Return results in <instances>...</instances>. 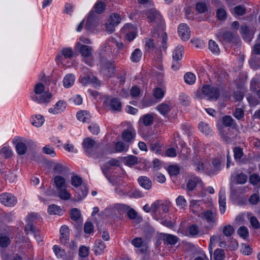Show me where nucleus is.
I'll list each match as a JSON object with an SVG mask.
<instances>
[{"label":"nucleus","mask_w":260,"mask_h":260,"mask_svg":"<svg viewBox=\"0 0 260 260\" xmlns=\"http://www.w3.org/2000/svg\"><path fill=\"white\" fill-rule=\"evenodd\" d=\"M193 165L198 172H202L204 169V163L201 156L196 155L193 158Z\"/></svg>","instance_id":"18"},{"label":"nucleus","mask_w":260,"mask_h":260,"mask_svg":"<svg viewBox=\"0 0 260 260\" xmlns=\"http://www.w3.org/2000/svg\"><path fill=\"white\" fill-rule=\"evenodd\" d=\"M82 183V179L78 175H74L71 178V184L75 187L80 186Z\"/></svg>","instance_id":"51"},{"label":"nucleus","mask_w":260,"mask_h":260,"mask_svg":"<svg viewBox=\"0 0 260 260\" xmlns=\"http://www.w3.org/2000/svg\"><path fill=\"white\" fill-rule=\"evenodd\" d=\"M199 128L201 132L207 135H210L212 133V129L209 127L208 124L203 122H201L199 124Z\"/></svg>","instance_id":"39"},{"label":"nucleus","mask_w":260,"mask_h":260,"mask_svg":"<svg viewBox=\"0 0 260 260\" xmlns=\"http://www.w3.org/2000/svg\"><path fill=\"white\" fill-rule=\"evenodd\" d=\"M122 31L126 34V39L129 41L133 40L136 36V29L132 24H125L122 28Z\"/></svg>","instance_id":"10"},{"label":"nucleus","mask_w":260,"mask_h":260,"mask_svg":"<svg viewBox=\"0 0 260 260\" xmlns=\"http://www.w3.org/2000/svg\"><path fill=\"white\" fill-rule=\"evenodd\" d=\"M219 39L231 43L236 40L239 37L237 34L232 32L231 31L220 30L217 34Z\"/></svg>","instance_id":"8"},{"label":"nucleus","mask_w":260,"mask_h":260,"mask_svg":"<svg viewBox=\"0 0 260 260\" xmlns=\"http://www.w3.org/2000/svg\"><path fill=\"white\" fill-rule=\"evenodd\" d=\"M178 32L181 39L187 41L190 38V31L186 24L182 23L179 25Z\"/></svg>","instance_id":"12"},{"label":"nucleus","mask_w":260,"mask_h":260,"mask_svg":"<svg viewBox=\"0 0 260 260\" xmlns=\"http://www.w3.org/2000/svg\"><path fill=\"white\" fill-rule=\"evenodd\" d=\"M240 32L243 39L246 42H250L253 37V32L246 25L241 26Z\"/></svg>","instance_id":"15"},{"label":"nucleus","mask_w":260,"mask_h":260,"mask_svg":"<svg viewBox=\"0 0 260 260\" xmlns=\"http://www.w3.org/2000/svg\"><path fill=\"white\" fill-rule=\"evenodd\" d=\"M81 216L80 211L77 208H73L70 212V217L74 221H77Z\"/></svg>","instance_id":"54"},{"label":"nucleus","mask_w":260,"mask_h":260,"mask_svg":"<svg viewBox=\"0 0 260 260\" xmlns=\"http://www.w3.org/2000/svg\"><path fill=\"white\" fill-rule=\"evenodd\" d=\"M75 80V76L72 74H67L63 80V84L64 87L69 88L74 83Z\"/></svg>","instance_id":"26"},{"label":"nucleus","mask_w":260,"mask_h":260,"mask_svg":"<svg viewBox=\"0 0 260 260\" xmlns=\"http://www.w3.org/2000/svg\"><path fill=\"white\" fill-rule=\"evenodd\" d=\"M154 116L152 114H146L140 117L139 120L140 125L149 126L153 123Z\"/></svg>","instance_id":"14"},{"label":"nucleus","mask_w":260,"mask_h":260,"mask_svg":"<svg viewBox=\"0 0 260 260\" xmlns=\"http://www.w3.org/2000/svg\"><path fill=\"white\" fill-rule=\"evenodd\" d=\"M157 110L164 116L168 114L171 109V107L168 104L163 103L157 106Z\"/></svg>","instance_id":"29"},{"label":"nucleus","mask_w":260,"mask_h":260,"mask_svg":"<svg viewBox=\"0 0 260 260\" xmlns=\"http://www.w3.org/2000/svg\"><path fill=\"white\" fill-rule=\"evenodd\" d=\"M78 198L79 200H82L87 194L88 189L86 186H83L80 189L78 190Z\"/></svg>","instance_id":"64"},{"label":"nucleus","mask_w":260,"mask_h":260,"mask_svg":"<svg viewBox=\"0 0 260 260\" xmlns=\"http://www.w3.org/2000/svg\"><path fill=\"white\" fill-rule=\"evenodd\" d=\"M125 163L129 166H133L138 163V158L134 155H129L124 158Z\"/></svg>","instance_id":"49"},{"label":"nucleus","mask_w":260,"mask_h":260,"mask_svg":"<svg viewBox=\"0 0 260 260\" xmlns=\"http://www.w3.org/2000/svg\"><path fill=\"white\" fill-rule=\"evenodd\" d=\"M128 217L131 219H136L138 223L142 221V218L138 215L137 212L133 209H129L127 212Z\"/></svg>","instance_id":"33"},{"label":"nucleus","mask_w":260,"mask_h":260,"mask_svg":"<svg viewBox=\"0 0 260 260\" xmlns=\"http://www.w3.org/2000/svg\"><path fill=\"white\" fill-rule=\"evenodd\" d=\"M94 144L95 141L90 138L84 139L82 143L83 147L86 153L87 152V150L92 148L94 146Z\"/></svg>","instance_id":"36"},{"label":"nucleus","mask_w":260,"mask_h":260,"mask_svg":"<svg viewBox=\"0 0 260 260\" xmlns=\"http://www.w3.org/2000/svg\"><path fill=\"white\" fill-rule=\"evenodd\" d=\"M89 249L86 246H82L79 249V255L81 257H86L89 255Z\"/></svg>","instance_id":"63"},{"label":"nucleus","mask_w":260,"mask_h":260,"mask_svg":"<svg viewBox=\"0 0 260 260\" xmlns=\"http://www.w3.org/2000/svg\"><path fill=\"white\" fill-rule=\"evenodd\" d=\"M233 152L234 153V158L237 162L241 159V158L244 156L243 149L241 147H235L234 148Z\"/></svg>","instance_id":"40"},{"label":"nucleus","mask_w":260,"mask_h":260,"mask_svg":"<svg viewBox=\"0 0 260 260\" xmlns=\"http://www.w3.org/2000/svg\"><path fill=\"white\" fill-rule=\"evenodd\" d=\"M128 145H126L122 142H118L115 144V148L116 152L126 151L128 149Z\"/></svg>","instance_id":"41"},{"label":"nucleus","mask_w":260,"mask_h":260,"mask_svg":"<svg viewBox=\"0 0 260 260\" xmlns=\"http://www.w3.org/2000/svg\"><path fill=\"white\" fill-rule=\"evenodd\" d=\"M138 181L140 186L146 189L149 190L152 187L151 181L146 176L140 177L138 179Z\"/></svg>","instance_id":"19"},{"label":"nucleus","mask_w":260,"mask_h":260,"mask_svg":"<svg viewBox=\"0 0 260 260\" xmlns=\"http://www.w3.org/2000/svg\"><path fill=\"white\" fill-rule=\"evenodd\" d=\"M202 90L204 95L210 100H217L220 95L219 89L210 85H204Z\"/></svg>","instance_id":"4"},{"label":"nucleus","mask_w":260,"mask_h":260,"mask_svg":"<svg viewBox=\"0 0 260 260\" xmlns=\"http://www.w3.org/2000/svg\"><path fill=\"white\" fill-rule=\"evenodd\" d=\"M66 108V103L63 101H58L53 107L49 109V112L53 114H58L63 112Z\"/></svg>","instance_id":"13"},{"label":"nucleus","mask_w":260,"mask_h":260,"mask_svg":"<svg viewBox=\"0 0 260 260\" xmlns=\"http://www.w3.org/2000/svg\"><path fill=\"white\" fill-rule=\"evenodd\" d=\"M209 49L214 54L218 55L220 53V49L217 44L212 40H209Z\"/></svg>","instance_id":"35"},{"label":"nucleus","mask_w":260,"mask_h":260,"mask_svg":"<svg viewBox=\"0 0 260 260\" xmlns=\"http://www.w3.org/2000/svg\"><path fill=\"white\" fill-rule=\"evenodd\" d=\"M185 82L188 84H192L196 80L195 75L190 72L186 73L184 76Z\"/></svg>","instance_id":"44"},{"label":"nucleus","mask_w":260,"mask_h":260,"mask_svg":"<svg viewBox=\"0 0 260 260\" xmlns=\"http://www.w3.org/2000/svg\"><path fill=\"white\" fill-rule=\"evenodd\" d=\"M219 204L220 213L223 214L225 211L226 198L225 193L220 191L219 192Z\"/></svg>","instance_id":"23"},{"label":"nucleus","mask_w":260,"mask_h":260,"mask_svg":"<svg viewBox=\"0 0 260 260\" xmlns=\"http://www.w3.org/2000/svg\"><path fill=\"white\" fill-rule=\"evenodd\" d=\"M196 10L199 13H205L208 11V7L205 3H198L196 5Z\"/></svg>","instance_id":"53"},{"label":"nucleus","mask_w":260,"mask_h":260,"mask_svg":"<svg viewBox=\"0 0 260 260\" xmlns=\"http://www.w3.org/2000/svg\"><path fill=\"white\" fill-rule=\"evenodd\" d=\"M237 232L239 235L244 239H246L249 235L248 229L245 226L240 227Z\"/></svg>","instance_id":"62"},{"label":"nucleus","mask_w":260,"mask_h":260,"mask_svg":"<svg viewBox=\"0 0 260 260\" xmlns=\"http://www.w3.org/2000/svg\"><path fill=\"white\" fill-rule=\"evenodd\" d=\"M235 230L231 225H226L223 228L222 232L224 236L227 237L231 236L234 233Z\"/></svg>","instance_id":"46"},{"label":"nucleus","mask_w":260,"mask_h":260,"mask_svg":"<svg viewBox=\"0 0 260 260\" xmlns=\"http://www.w3.org/2000/svg\"><path fill=\"white\" fill-rule=\"evenodd\" d=\"M121 20L120 16L119 14L113 13L111 15L109 21L114 24L115 26H117Z\"/></svg>","instance_id":"50"},{"label":"nucleus","mask_w":260,"mask_h":260,"mask_svg":"<svg viewBox=\"0 0 260 260\" xmlns=\"http://www.w3.org/2000/svg\"><path fill=\"white\" fill-rule=\"evenodd\" d=\"M162 238L163 240L170 245H175L178 240V238L176 236L168 234H164Z\"/></svg>","instance_id":"28"},{"label":"nucleus","mask_w":260,"mask_h":260,"mask_svg":"<svg viewBox=\"0 0 260 260\" xmlns=\"http://www.w3.org/2000/svg\"><path fill=\"white\" fill-rule=\"evenodd\" d=\"M42 151L44 153L50 155L52 157H54L56 155V153L54 149L49 145H46L42 148Z\"/></svg>","instance_id":"56"},{"label":"nucleus","mask_w":260,"mask_h":260,"mask_svg":"<svg viewBox=\"0 0 260 260\" xmlns=\"http://www.w3.org/2000/svg\"><path fill=\"white\" fill-rule=\"evenodd\" d=\"M184 52V49L182 46L178 45L174 51L173 52V59L181 60L182 54Z\"/></svg>","instance_id":"27"},{"label":"nucleus","mask_w":260,"mask_h":260,"mask_svg":"<svg viewBox=\"0 0 260 260\" xmlns=\"http://www.w3.org/2000/svg\"><path fill=\"white\" fill-rule=\"evenodd\" d=\"M54 182L57 190L67 187L66 183V179L61 176H55L54 178Z\"/></svg>","instance_id":"25"},{"label":"nucleus","mask_w":260,"mask_h":260,"mask_svg":"<svg viewBox=\"0 0 260 260\" xmlns=\"http://www.w3.org/2000/svg\"><path fill=\"white\" fill-rule=\"evenodd\" d=\"M98 16L93 11H91L87 18L85 28L89 31H92L99 24Z\"/></svg>","instance_id":"6"},{"label":"nucleus","mask_w":260,"mask_h":260,"mask_svg":"<svg viewBox=\"0 0 260 260\" xmlns=\"http://www.w3.org/2000/svg\"><path fill=\"white\" fill-rule=\"evenodd\" d=\"M110 106L113 111H120L121 109V102L116 98H113L110 100Z\"/></svg>","instance_id":"31"},{"label":"nucleus","mask_w":260,"mask_h":260,"mask_svg":"<svg viewBox=\"0 0 260 260\" xmlns=\"http://www.w3.org/2000/svg\"><path fill=\"white\" fill-rule=\"evenodd\" d=\"M76 117L79 121H82L83 122H89L91 118L89 113L85 110L77 112Z\"/></svg>","instance_id":"22"},{"label":"nucleus","mask_w":260,"mask_h":260,"mask_svg":"<svg viewBox=\"0 0 260 260\" xmlns=\"http://www.w3.org/2000/svg\"><path fill=\"white\" fill-rule=\"evenodd\" d=\"M16 151L19 155L24 154L27 150L26 145L22 142H18L16 145Z\"/></svg>","instance_id":"43"},{"label":"nucleus","mask_w":260,"mask_h":260,"mask_svg":"<svg viewBox=\"0 0 260 260\" xmlns=\"http://www.w3.org/2000/svg\"><path fill=\"white\" fill-rule=\"evenodd\" d=\"M147 17L150 22L156 23L157 26L151 32L152 37L153 38L157 37V42L159 41L161 42L162 47L164 49L167 48L166 42L167 40V35L164 31L165 23L162 16L159 12L155 9H151L147 12Z\"/></svg>","instance_id":"1"},{"label":"nucleus","mask_w":260,"mask_h":260,"mask_svg":"<svg viewBox=\"0 0 260 260\" xmlns=\"http://www.w3.org/2000/svg\"><path fill=\"white\" fill-rule=\"evenodd\" d=\"M176 203L177 205L181 208H183L187 205L186 201L182 196H179L178 197L176 200Z\"/></svg>","instance_id":"61"},{"label":"nucleus","mask_w":260,"mask_h":260,"mask_svg":"<svg viewBox=\"0 0 260 260\" xmlns=\"http://www.w3.org/2000/svg\"><path fill=\"white\" fill-rule=\"evenodd\" d=\"M188 232L190 236L196 237L200 234V229L197 224H192L188 228Z\"/></svg>","instance_id":"34"},{"label":"nucleus","mask_w":260,"mask_h":260,"mask_svg":"<svg viewBox=\"0 0 260 260\" xmlns=\"http://www.w3.org/2000/svg\"><path fill=\"white\" fill-rule=\"evenodd\" d=\"M105 4L101 1H98L94 5L93 8L98 14L102 13L105 9Z\"/></svg>","instance_id":"42"},{"label":"nucleus","mask_w":260,"mask_h":260,"mask_svg":"<svg viewBox=\"0 0 260 260\" xmlns=\"http://www.w3.org/2000/svg\"><path fill=\"white\" fill-rule=\"evenodd\" d=\"M145 43L146 51L150 52L155 51V53H156L157 51V45L154 39L146 38L145 39Z\"/></svg>","instance_id":"20"},{"label":"nucleus","mask_w":260,"mask_h":260,"mask_svg":"<svg viewBox=\"0 0 260 260\" xmlns=\"http://www.w3.org/2000/svg\"><path fill=\"white\" fill-rule=\"evenodd\" d=\"M76 48L79 50L82 56V61L89 66H92L94 63L92 48L91 46L82 44L80 42L77 43Z\"/></svg>","instance_id":"3"},{"label":"nucleus","mask_w":260,"mask_h":260,"mask_svg":"<svg viewBox=\"0 0 260 260\" xmlns=\"http://www.w3.org/2000/svg\"><path fill=\"white\" fill-rule=\"evenodd\" d=\"M39 79L40 82L34 85L30 98L31 100L39 104L48 103L50 101L52 94L48 90H45L44 84L47 85V82L50 81V78L42 73Z\"/></svg>","instance_id":"2"},{"label":"nucleus","mask_w":260,"mask_h":260,"mask_svg":"<svg viewBox=\"0 0 260 260\" xmlns=\"http://www.w3.org/2000/svg\"><path fill=\"white\" fill-rule=\"evenodd\" d=\"M142 53L140 49L137 48L132 52L131 60L133 62H139L142 57Z\"/></svg>","instance_id":"30"},{"label":"nucleus","mask_w":260,"mask_h":260,"mask_svg":"<svg viewBox=\"0 0 260 260\" xmlns=\"http://www.w3.org/2000/svg\"><path fill=\"white\" fill-rule=\"evenodd\" d=\"M201 217L210 224H215L217 221L216 214L211 210H207L201 213Z\"/></svg>","instance_id":"11"},{"label":"nucleus","mask_w":260,"mask_h":260,"mask_svg":"<svg viewBox=\"0 0 260 260\" xmlns=\"http://www.w3.org/2000/svg\"><path fill=\"white\" fill-rule=\"evenodd\" d=\"M100 66L103 70H108L111 74L113 73L114 70V64L106 58L102 57L100 59Z\"/></svg>","instance_id":"17"},{"label":"nucleus","mask_w":260,"mask_h":260,"mask_svg":"<svg viewBox=\"0 0 260 260\" xmlns=\"http://www.w3.org/2000/svg\"><path fill=\"white\" fill-rule=\"evenodd\" d=\"M150 149L156 154H160L161 152V146L157 142H152L150 144Z\"/></svg>","instance_id":"55"},{"label":"nucleus","mask_w":260,"mask_h":260,"mask_svg":"<svg viewBox=\"0 0 260 260\" xmlns=\"http://www.w3.org/2000/svg\"><path fill=\"white\" fill-rule=\"evenodd\" d=\"M199 179L194 178L193 179H189L187 183V188L188 190L192 191L196 187L197 182Z\"/></svg>","instance_id":"57"},{"label":"nucleus","mask_w":260,"mask_h":260,"mask_svg":"<svg viewBox=\"0 0 260 260\" xmlns=\"http://www.w3.org/2000/svg\"><path fill=\"white\" fill-rule=\"evenodd\" d=\"M216 16L218 20H223L227 17V13L224 8H220L216 11Z\"/></svg>","instance_id":"45"},{"label":"nucleus","mask_w":260,"mask_h":260,"mask_svg":"<svg viewBox=\"0 0 260 260\" xmlns=\"http://www.w3.org/2000/svg\"><path fill=\"white\" fill-rule=\"evenodd\" d=\"M0 203L7 207H13L17 203L16 197L9 192H4L0 194Z\"/></svg>","instance_id":"5"},{"label":"nucleus","mask_w":260,"mask_h":260,"mask_svg":"<svg viewBox=\"0 0 260 260\" xmlns=\"http://www.w3.org/2000/svg\"><path fill=\"white\" fill-rule=\"evenodd\" d=\"M236 182L240 184H245L247 180V176L244 173L238 174L236 177Z\"/></svg>","instance_id":"59"},{"label":"nucleus","mask_w":260,"mask_h":260,"mask_svg":"<svg viewBox=\"0 0 260 260\" xmlns=\"http://www.w3.org/2000/svg\"><path fill=\"white\" fill-rule=\"evenodd\" d=\"M168 172L171 176H176L179 174L180 168L176 165L170 166L168 168Z\"/></svg>","instance_id":"58"},{"label":"nucleus","mask_w":260,"mask_h":260,"mask_svg":"<svg viewBox=\"0 0 260 260\" xmlns=\"http://www.w3.org/2000/svg\"><path fill=\"white\" fill-rule=\"evenodd\" d=\"M53 170L54 173L65 174L69 171V169L61 163H54L53 166Z\"/></svg>","instance_id":"21"},{"label":"nucleus","mask_w":260,"mask_h":260,"mask_svg":"<svg viewBox=\"0 0 260 260\" xmlns=\"http://www.w3.org/2000/svg\"><path fill=\"white\" fill-rule=\"evenodd\" d=\"M136 131L135 129L129 126L124 129L122 133V138L125 142L131 143L135 139Z\"/></svg>","instance_id":"9"},{"label":"nucleus","mask_w":260,"mask_h":260,"mask_svg":"<svg viewBox=\"0 0 260 260\" xmlns=\"http://www.w3.org/2000/svg\"><path fill=\"white\" fill-rule=\"evenodd\" d=\"M225 257L224 250L221 249H217L214 252V260H223Z\"/></svg>","instance_id":"52"},{"label":"nucleus","mask_w":260,"mask_h":260,"mask_svg":"<svg viewBox=\"0 0 260 260\" xmlns=\"http://www.w3.org/2000/svg\"><path fill=\"white\" fill-rule=\"evenodd\" d=\"M105 248L106 245L101 240H96L94 246V253L96 255H100L102 254Z\"/></svg>","instance_id":"24"},{"label":"nucleus","mask_w":260,"mask_h":260,"mask_svg":"<svg viewBox=\"0 0 260 260\" xmlns=\"http://www.w3.org/2000/svg\"><path fill=\"white\" fill-rule=\"evenodd\" d=\"M53 251L58 258H63L66 255V251L57 245L53 246Z\"/></svg>","instance_id":"32"},{"label":"nucleus","mask_w":260,"mask_h":260,"mask_svg":"<svg viewBox=\"0 0 260 260\" xmlns=\"http://www.w3.org/2000/svg\"><path fill=\"white\" fill-rule=\"evenodd\" d=\"M44 122V117L41 115H38L35 116V118H33L32 124L36 127H39L41 126Z\"/></svg>","instance_id":"47"},{"label":"nucleus","mask_w":260,"mask_h":260,"mask_svg":"<svg viewBox=\"0 0 260 260\" xmlns=\"http://www.w3.org/2000/svg\"><path fill=\"white\" fill-rule=\"evenodd\" d=\"M234 120L231 116L226 115L222 119V124L226 127H231L233 125Z\"/></svg>","instance_id":"48"},{"label":"nucleus","mask_w":260,"mask_h":260,"mask_svg":"<svg viewBox=\"0 0 260 260\" xmlns=\"http://www.w3.org/2000/svg\"><path fill=\"white\" fill-rule=\"evenodd\" d=\"M58 196L62 200H67L70 199L71 194L67 190V187L58 189Z\"/></svg>","instance_id":"38"},{"label":"nucleus","mask_w":260,"mask_h":260,"mask_svg":"<svg viewBox=\"0 0 260 260\" xmlns=\"http://www.w3.org/2000/svg\"><path fill=\"white\" fill-rule=\"evenodd\" d=\"M234 12L237 15L242 16L246 13V8L242 5H239L234 8Z\"/></svg>","instance_id":"60"},{"label":"nucleus","mask_w":260,"mask_h":260,"mask_svg":"<svg viewBox=\"0 0 260 260\" xmlns=\"http://www.w3.org/2000/svg\"><path fill=\"white\" fill-rule=\"evenodd\" d=\"M60 241L62 244H66L69 240V229L66 225H62L60 229Z\"/></svg>","instance_id":"16"},{"label":"nucleus","mask_w":260,"mask_h":260,"mask_svg":"<svg viewBox=\"0 0 260 260\" xmlns=\"http://www.w3.org/2000/svg\"><path fill=\"white\" fill-rule=\"evenodd\" d=\"M48 212L50 214L60 215L62 212V209L60 207L56 205L52 204L48 207Z\"/></svg>","instance_id":"37"},{"label":"nucleus","mask_w":260,"mask_h":260,"mask_svg":"<svg viewBox=\"0 0 260 260\" xmlns=\"http://www.w3.org/2000/svg\"><path fill=\"white\" fill-rule=\"evenodd\" d=\"M79 80L83 85L91 84L94 87H97L100 85V81L91 73L80 77Z\"/></svg>","instance_id":"7"}]
</instances>
